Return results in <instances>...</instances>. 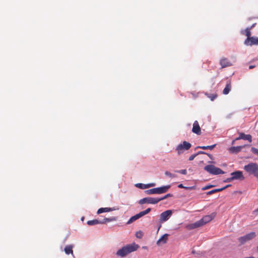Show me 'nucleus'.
Instances as JSON below:
<instances>
[{
  "instance_id": "f257e3e1",
  "label": "nucleus",
  "mask_w": 258,
  "mask_h": 258,
  "mask_svg": "<svg viewBox=\"0 0 258 258\" xmlns=\"http://www.w3.org/2000/svg\"><path fill=\"white\" fill-rule=\"evenodd\" d=\"M139 247V246L135 243L127 244L119 249L116 252V255L120 257H124L130 253L137 250Z\"/></svg>"
},
{
  "instance_id": "f03ea898",
  "label": "nucleus",
  "mask_w": 258,
  "mask_h": 258,
  "mask_svg": "<svg viewBox=\"0 0 258 258\" xmlns=\"http://www.w3.org/2000/svg\"><path fill=\"white\" fill-rule=\"evenodd\" d=\"M244 169L249 174H252L258 178V164L256 163H249L244 166Z\"/></svg>"
},
{
  "instance_id": "7ed1b4c3",
  "label": "nucleus",
  "mask_w": 258,
  "mask_h": 258,
  "mask_svg": "<svg viewBox=\"0 0 258 258\" xmlns=\"http://www.w3.org/2000/svg\"><path fill=\"white\" fill-rule=\"evenodd\" d=\"M204 169L210 174L218 175L224 174V172L220 168L215 167L212 165H208L204 167Z\"/></svg>"
},
{
  "instance_id": "20e7f679",
  "label": "nucleus",
  "mask_w": 258,
  "mask_h": 258,
  "mask_svg": "<svg viewBox=\"0 0 258 258\" xmlns=\"http://www.w3.org/2000/svg\"><path fill=\"white\" fill-rule=\"evenodd\" d=\"M191 145L189 143L186 141H183L182 144H180L177 146V147L176 148V151L177 152L178 154L180 155L185 150H188L191 147Z\"/></svg>"
},
{
  "instance_id": "39448f33",
  "label": "nucleus",
  "mask_w": 258,
  "mask_h": 258,
  "mask_svg": "<svg viewBox=\"0 0 258 258\" xmlns=\"http://www.w3.org/2000/svg\"><path fill=\"white\" fill-rule=\"evenodd\" d=\"M216 215L217 213L216 212H213L210 215L204 216L201 219L199 220L201 226H202L212 221L216 216Z\"/></svg>"
},
{
  "instance_id": "423d86ee",
  "label": "nucleus",
  "mask_w": 258,
  "mask_h": 258,
  "mask_svg": "<svg viewBox=\"0 0 258 258\" xmlns=\"http://www.w3.org/2000/svg\"><path fill=\"white\" fill-rule=\"evenodd\" d=\"M256 236V234L254 232H250L243 236L239 237L238 240L240 244H243L247 241L253 239Z\"/></svg>"
},
{
  "instance_id": "0eeeda50",
  "label": "nucleus",
  "mask_w": 258,
  "mask_h": 258,
  "mask_svg": "<svg viewBox=\"0 0 258 258\" xmlns=\"http://www.w3.org/2000/svg\"><path fill=\"white\" fill-rule=\"evenodd\" d=\"M159 202V200H158V198H145L141 200H140L139 202V203L141 205L144 204H156Z\"/></svg>"
},
{
  "instance_id": "6e6552de",
  "label": "nucleus",
  "mask_w": 258,
  "mask_h": 258,
  "mask_svg": "<svg viewBox=\"0 0 258 258\" xmlns=\"http://www.w3.org/2000/svg\"><path fill=\"white\" fill-rule=\"evenodd\" d=\"M172 211L170 210L162 212L160 216V222H163L167 221L172 215Z\"/></svg>"
},
{
  "instance_id": "1a4fd4ad",
  "label": "nucleus",
  "mask_w": 258,
  "mask_h": 258,
  "mask_svg": "<svg viewBox=\"0 0 258 258\" xmlns=\"http://www.w3.org/2000/svg\"><path fill=\"white\" fill-rule=\"evenodd\" d=\"M244 44L246 45H258V37H251L246 38L244 41Z\"/></svg>"
},
{
  "instance_id": "9d476101",
  "label": "nucleus",
  "mask_w": 258,
  "mask_h": 258,
  "mask_svg": "<svg viewBox=\"0 0 258 258\" xmlns=\"http://www.w3.org/2000/svg\"><path fill=\"white\" fill-rule=\"evenodd\" d=\"M233 180H242L244 179L243 175V173L241 171H236L231 173Z\"/></svg>"
},
{
  "instance_id": "9b49d317",
  "label": "nucleus",
  "mask_w": 258,
  "mask_h": 258,
  "mask_svg": "<svg viewBox=\"0 0 258 258\" xmlns=\"http://www.w3.org/2000/svg\"><path fill=\"white\" fill-rule=\"evenodd\" d=\"M245 147V145L239 146H233L229 148L228 151L231 153H238Z\"/></svg>"
},
{
  "instance_id": "f8f14e48",
  "label": "nucleus",
  "mask_w": 258,
  "mask_h": 258,
  "mask_svg": "<svg viewBox=\"0 0 258 258\" xmlns=\"http://www.w3.org/2000/svg\"><path fill=\"white\" fill-rule=\"evenodd\" d=\"M240 139H243L245 140L248 141L250 143L252 142V137L250 135H245L243 133L239 134V136L235 139V140H239Z\"/></svg>"
},
{
  "instance_id": "ddd939ff",
  "label": "nucleus",
  "mask_w": 258,
  "mask_h": 258,
  "mask_svg": "<svg viewBox=\"0 0 258 258\" xmlns=\"http://www.w3.org/2000/svg\"><path fill=\"white\" fill-rule=\"evenodd\" d=\"M220 64H221L222 68L232 66V63L229 61V60L228 58L225 57H223L221 59L220 61Z\"/></svg>"
},
{
  "instance_id": "4468645a",
  "label": "nucleus",
  "mask_w": 258,
  "mask_h": 258,
  "mask_svg": "<svg viewBox=\"0 0 258 258\" xmlns=\"http://www.w3.org/2000/svg\"><path fill=\"white\" fill-rule=\"evenodd\" d=\"M192 131L193 133L197 135H200L201 134V127L197 120H196L193 123Z\"/></svg>"
},
{
  "instance_id": "2eb2a0df",
  "label": "nucleus",
  "mask_w": 258,
  "mask_h": 258,
  "mask_svg": "<svg viewBox=\"0 0 258 258\" xmlns=\"http://www.w3.org/2000/svg\"><path fill=\"white\" fill-rule=\"evenodd\" d=\"M170 185H164L161 187H156L157 194H162L166 192L170 188Z\"/></svg>"
},
{
  "instance_id": "dca6fc26",
  "label": "nucleus",
  "mask_w": 258,
  "mask_h": 258,
  "mask_svg": "<svg viewBox=\"0 0 258 258\" xmlns=\"http://www.w3.org/2000/svg\"><path fill=\"white\" fill-rule=\"evenodd\" d=\"M154 186H155V183H151L149 184L137 183L136 184V187L141 189H146Z\"/></svg>"
},
{
  "instance_id": "f3484780",
  "label": "nucleus",
  "mask_w": 258,
  "mask_h": 258,
  "mask_svg": "<svg viewBox=\"0 0 258 258\" xmlns=\"http://www.w3.org/2000/svg\"><path fill=\"white\" fill-rule=\"evenodd\" d=\"M201 227L200 223L199 221L194 223H191L186 225V228L188 230H192L198 227Z\"/></svg>"
},
{
  "instance_id": "a211bd4d",
  "label": "nucleus",
  "mask_w": 258,
  "mask_h": 258,
  "mask_svg": "<svg viewBox=\"0 0 258 258\" xmlns=\"http://www.w3.org/2000/svg\"><path fill=\"white\" fill-rule=\"evenodd\" d=\"M168 234H164L157 242V244L158 245L165 244L167 242L168 239Z\"/></svg>"
},
{
  "instance_id": "6ab92c4d",
  "label": "nucleus",
  "mask_w": 258,
  "mask_h": 258,
  "mask_svg": "<svg viewBox=\"0 0 258 258\" xmlns=\"http://www.w3.org/2000/svg\"><path fill=\"white\" fill-rule=\"evenodd\" d=\"M143 217L141 213L140 212L139 213L132 216L129 220L127 221V224H130L133 223V222L135 221L136 220L139 219L141 217Z\"/></svg>"
},
{
  "instance_id": "aec40b11",
  "label": "nucleus",
  "mask_w": 258,
  "mask_h": 258,
  "mask_svg": "<svg viewBox=\"0 0 258 258\" xmlns=\"http://www.w3.org/2000/svg\"><path fill=\"white\" fill-rule=\"evenodd\" d=\"M231 89V82L228 81V82H227L226 87H225V88L224 89V90L223 91V93L224 95H227L229 93Z\"/></svg>"
},
{
  "instance_id": "412c9836",
  "label": "nucleus",
  "mask_w": 258,
  "mask_h": 258,
  "mask_svg": "<svg viewBox=\"0 0 258 258\" xmlns=\"http://www.w3.org/2000/svg\"><path fill=\"white\" fill-rule=\"evenodd\" d=\"M73 245H67L64 249V252L67 254H73Z\"/></svg>"
},
{
  "instance_id": "4be33fe9",
  "label": "nucleus",
  "mask_w": 258,
  "mask_h": 258,
  "mask_svg": "<svg viewBox=\"0 0 258 258\" xmlns=\"http://www.w3.org/2000/svg\"><path fill=\"white\" fill-rule=\"evenodd\" d=\"M114 209L111 208H101L97 211V214H99L104 212H108L114 210Z\"/></svg>"
},
{
  "instance_id": "5701e85b",
  "label": "nucleus",
  "mask_w": 258,
  "mask_h": 258,
  "mask_svg": "<svg viewBox=\"0 0 258 258\" xmlns=\"http://www.w3.org/2000/svg\"><path fill=\"white\" fill-rule=\"evenodd\" d=\"M87 223L88 225L92 226L99 224H101V220H98L97 219H94L92 220L88 221Z\"/></svg>"
},
{
  "instance_id": "b1692460",
  "label": "nucleus",
  "mask_w": 258,
  "mask_h": 258,
  "mask_svg": "<svg viewBox=\"0 0 258 258\" xmlns=\"http://www.w3.org/2000/svg\"><path fill=\"white\" fill-rule=\"evenodd\" d=\"M115 220H116V218L114 217H112L111 218H104L102 220H101V224H105L107 222L114 221Z\"/></svg>"
},
{
  "instance_id": "393cba45",
  "label": "nucleus",
  "mask_w": 258,
  "mask_h": 258,
  "mask_svg": "<svg viewBox=\"0 0 258 258\" xmlns=\"http://www.w3.org/2000/svg\"><path fill=\"white\" fill-rule=\"evenodd\" d=\"M251 28H247L245 30L242 31L241 33L243 35H245L247 36V38H250L251 32H250Z\"/></svg>"
},
{
  "instance_id": "a878e982",
  "label": "nucleus",
  "mask_w": 258,
  "mask_h": 258,
  "mask_svg": "<svg viewBox=\"0 0 258 258\" xmlns=\"http://www.w3.org/2000/svg\"><path fill=\"white\" fill-rule=\"evenodd\" d=\"M216 146V144H214L211 146H199L198 148H201L204 150L209 149L210 150H213Z\"/></svg>"
},
{
  "instance_id": "bb28decb",
  "label": "nucleus",
  "mask_w": 258,
  "mask_h": 258,
  "mask_svg": "<svg viewBox=\"0 0 258 258\" xmlns=\"http://www.w3.org/2000/svg\"><path fill=\"white\" fill-rule=\"evenodd\" d=\"M148 195L157 194V188L150 189L145 191Z\"/></svg>"
},
{
  "instance_id": "cd10ccee",
  "label": "nucleus",
  "mask_w": 258,
  "mask_h": 258,
  "mask_svg": "<svg viewBox=\"0 0 258 258\" xmlns=\"http://www.w3.org/2000/svg\"><path fill=\"white\" fill-rule=\"evenodd\" d=\"M224 189V188H217V189H213L212 190H210V191L207 192V195H212L215 192L222 191Z\"/></svg>"
},
{
  "instance_id": "c85d7f7f",
  "label": "nucleus",
  "mask_w": 258,
  "mask_h": 258,
  "mask_svg": "<svg viewBox=\"0 0 258 258\" xmlns=\"http://www.w3.org/2000/svg\"><path fill=\"white\" fill-rule=\"evenodd\" d=\"M172 197V195L171 194H168L166 195H165L164 197L161 198H158V200H159V202L161 201H162L163 200H165L168 198H169V197Z\"/></svg>"
},
{
  "instance_id": "c756f323",
  "label": "nucleus",
  "mask_w": 258,
  "mask_h": 258,
  "mask_svg": "<svg viewBox=\"0 0 258 258\" xmlns=\"http://www.w3.org/2000/svg\"><path fill=\"white\" fill-rule=\"evenodd\" d=\"M151 208H148L145 211L140 212V213H141L142 215L143 216L148 214L151 211Z\"/></svg>"
},
{
  "instance_id": "7c9ffc66",
  "label": "nucleus",
  "mask_w": 258,
  "mask_h": 258,
  "mask_svg": "<svg viewBox=\"0 0 258 258\" xmlns=\"http://www.w3.org/2000/svg\"><path fill=\"white\" fill-rule=\"evenodd\" d=\"M165 175L168 176L169 177H171V178H173V177H177V176L175 174H172L171 173H170L168 171H166L165 172Z\"/></svg>"
},
{
  "instance_id": "2f4dec72",
  "label": "nucleus",
  "mask_w": 258,
  "mask_h": 258,
  "mask_svg": "<svg viewBox=\"0 0 258 258\" xmlns=\"http://www.w3.org/2000/svg\"><path fill=\"white\" fill-rule=\"evenodd\" d=\"M251 151L255 155L258 156V149H256L254 147H252L251 148Z\"/></svg>"
},
{
  "instance_id": "473e14b6",
  "label": "nucleus",
  "mask_w": 258,
  "mask_h": 258,
  "mask_svg": "<svg viewBox=\"0 0 258 258\" xmlns=\"http://www.w3.org/2000/svg\"><path fill=\"white\" fill-rule=\"evenodd\" d=\"M178 187L179 188H185V189H190L193 188V187H187V186H184L182 184H179L178 185Z\"/></svg>"
},
{
  "instance_id": "72a5a7b5",
  "label": "nucleus",
  "mask_w": 258,
  "mask_h": 258,
  "mask_svg": "<svg viewBox=\"0 0 258 258\" xmlns=\"http://www.w3.org/2000/svg\"><path fill=\"white\" fill-rule=\"evenodd\" d=\"M176 172L181 173L182 174H184V175H185L187 173V171L186 169H182V170H177V171H176Z\"/></svg>"
},
{
  "instance_id": "f704fd0d",
  "label": "nucleus",
  "mask_w": 258,
  "mask_h": 258,
  "mask_svg": "<svg viewBox=\"0 0 258 258\" xmlns=\"http://www.w3.org/2000/svg\"><path fill=\"white\" fill-rule=\"evenodd\" d=\"M136 235L137 237L141 238L142 237L143 234H142V233L141 231H139V232H137Z\"/></svg>"
},
{
  "instance_id": "c9c22d12",
  "label": "nucleus",
  "mask_w": 258,
  "mask_h": 258,
  "mask_svg": "<svg viewBox=\"0 0 258 258\" xmlns=\"http://www.w3.org/2000/svg\"><path fill=\"white\" fill-rule=\"evenodd\" d=\"M197 156V154H193V155H191L189 157V161H192Z\"/></svg>"
},
{
  "instance_id": "e433bc0d",
  "label": "nucleus",
  "mask_w": 258,
  "mask_h": 258,
  "mask_svg": "<svg viewBox=\"0 0 258 258\" xmlns=\"http://www.w3.org/2000/svg\"><path fill=\"white\" fill-rule=\"evenodd\" d=\"M232 180H234L232 177L231 176V177H229V178H227V179H226L225 180H224V182H231L232 181Z\"/></svg>"
},
{
  "instance_id": "4c0bfd02",
  "label": "nucleus",
  "mask_w": 258,
  "mask_h": 258,
  "mask_svg": "<svg viewBox=\"0 0 258 258\" xmlns=\"http://www.w3.org/2000/svg\"><path fill=\"white\" fill-rule=\"evenodd\" d=\"M209 97L211 98V100H214L216 97L217 95L215 94H212Z\"/></svg>"
},
{
  "instance_id": "58836bf2",
  "label": "nucleus",
  "mask_w": 258,
  "mask_h": 258,
  "mask_svg": "<svg viewBox=\"0 0 258 258\" xmlns=\"http://www.w3.org/2000/svg\"><path fill=\"white\" fill-rule=\"evenodd\" d=\"M253 213L256 216H258V208L253 211Z\"/></svg>"
},
{
  "instance_id": "ea45409f",
  "label": "nucleus",
  "mask_w": 258,
  "mask_h": 258,
  "mask_svg": "<svg viewBox=\"0 0 258 258\" xmlns=\"http://www.w3.org/2000/svg\"><path fill=\"white\" fill-rule=\"evenodd\" d=\"M206 154V153H205L204 151H199L198 152V153H197V155L199 154Z\"/></svg>"
},
{
  "instance_id": "a19ab883",
  "label": "nucleus",
  "mask_w": 258,
  "mask_h": 258,
  "mask_svg": "<svg viewBox=\"0 0 258 258\" xmlns=\"http://www.w3.org/2000/svg\"><path fill=\"white\" fill-rule=\"evenodd\" d=\"M212 185H210V186H205V187H204L203 188V190H206V189H207L209 188L210 187H212Z\"/></svg>"
},
{
  "instance_id": "79ce46f5",
  "label": "nucleus",
  "mask_w": 258,
  "mask_h": 258,
  "mask_svg": "<svg viewBox=\"0 0 258 258\" xmlns=\"http://www.w3.org/2000/svg\"><path fill=\"white\" fill-rule=\"evenodd\" d=\"M255 68V66H253V65H250L249 66V69H252L253 68Z\"/></svg>"
},
{
  "instance_id": "37998d69",
  "label": "nucleus",
  "mask_w": 258,
  "mask_h": 258,
  "mask_svg": "<svg viewBox=\"0 0 258 258\" xmlns=\"http://www.w3.org/2000/svg\"><path fill=\"white\" fill-rule=\"evenodd\" d=\"M231 185V184H228V185H226L225 186L223 187V188H224V189H226L227 187H229Z\"/></svg>"
},
{
  "instance_id": "c03bdc74",
  "label": "nucleus",
  "mask_w": 258,
  "mask_h": 258,
  "mask_svg": "<svg viewBox=\"0 0 258 258\" xmlns=\"http://www.w3.org/2000/svg\"><path fill=\"white\" fill-rule=\"evenodd\" d=\"M206 154L211 158L212 159V155L210 154H207L206 153Z\"/></svg>"
},
{
  "instance_id": "a18cd8bd",
  "label": "nucleus",
  "mask_w": 258,
  "mask_h": 258,
  "mask_svg": "<svg viewBox=\"0 0 258 258\" xmlns=\"http://www.w3.org/2000/svg\"><path fill=\"white\" fill-rule=\"evenodd\" d=\"M236 141V140H235H235H234L233 141H232V145L234 144H235V142Z\"/></svg>"
},
{
  "instance_id": "49530a36",
  "label": "nucleus",
  "mask_w": 258,
  "mask_h": 258,
  "mask_svg": "<svg viewBox=\"0 0 258 258\" xmlns=\"http://www.w3.org/2000/svg\"><path fill=\"white\" fill-rule=\"evenodd\" d=\"M161 225H160L159 226V227H158V230H157V231H158L159 230V229H160V228H161Z\"/></svg>"
},
{
  "instance_id": "de8ad7c7",
  "label": "nucleus",
  "mask_w": 258,
  "mask_h": 258,
  "mask_svg": "<svg viewBox=\"0 0 258 258\" xmlns=\"http://www.w3.org/2000/svg\"><path fill=\"white\" fill-rule=\"evenodd\" d=\"M257 251H258V246H257Z\"/></svg>"
}]
</instances>
